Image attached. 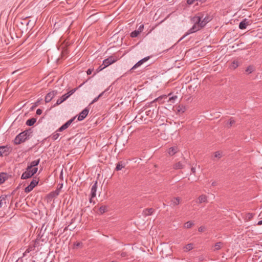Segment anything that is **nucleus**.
<instances>
[{"label": "nucleus", "instance_id": "nucleus-14", "mask_svg": "<svg viewBox=\"0 0 262 262\" xmlns=\"http://www.w3.org/2000/svg\"><path fill=\"white\" fill-rule=\"evenodd\" d=\"M250 25L249 21H248L246 19L243 20L239 24V28L240 29H245L247 26Z\"/></svg>", "mask_w": 262, "mask_h": 262}, {"label": "nucleus", "instance_id": "nucleus-2", "mask_svg": "<svg viewBox=\"0 0 262 262\" xmlns=\"http://www.w3.org/2000/svg\"><path fill=\"white\" fill-rule=\"evenodd\" d=\"M31 134L32 132L31 129L26 130L24 132L20 133L15 137L14 141V144L18 145L24 142L30 138L31 136Z\"/></svg>", "mask_w": 262, "mask_h": 262}, {"label": "nucleus", "instance_id": "nucleus-19", "mask_svg": "<svg viewBox=\"0 0 262 262\" xmlns=\"http://www.w3.org/2000/svg\"><path fill=\"white\" fill-rule=\"evenodd\" d=\"M181 199L179 197L173 198L171 200V205L176 206L180 204Z\"/></svg>", "mask_w": 262, "mask_h": 262}, {"label": "nucleus", "instance_id": "nucleus-34", "mask_svg": "<svg viewBox=\"0 0 262 262\" xmlns=\"http://www.w3.org/2000/svg\"><path fill=\"white\" fill-rule=\"evenodd\" d=\"M6 203V199L2 196H0V208L2 207L3 204Z\"/></svg>", "mask_w": 262, "mask_h": 262}, {"label": "nucleus", "instance_id": "nucleus-16", "mask_svg": "<svg viewBox=\"0 0 262 262\" xmlns=\"http://www.w3.org/2000/svg\"><path fill=\"white\" fill-rule=\"evenodd\" d=\"M178 150L179 149L177 146H172L168 149L167 152L170 156H173L176 154Z\"/></svg>", "mask_w": 262, "mask_h": 262}, {"label": "nucleus", "instance_id": "nucleus-28", "mask_svg": "<svg viewBox=\"0 0 262 262\" xmlns=\"http://www.w3.org/2000/svg\"><path fill=\"white\" fill-rule=\"evenodd\" d=\"M124 167V165H123L122 162H119L117 163L116 167V170L117 171L120 170Z\"/></svg>", "mask_w": 262, "mask_h": 262}, {"label": "nucleus", "instance_id": "nucleus-50", "mask_svg": "<svg viewBox=\"0 0 262 262\" xmlns=\"http://www.w3.org/2000/svg\"><path fill=\"white\" fill-rule=\"evenodd\" d=\"M212 186H215V185H216V183H215V182H213V183H212Z\"/></svg>", "mask_w": 262, "mask_h": 262}, {"label": "nucleus", "instance_id": "nucleus-48", "mask_svg": "<svg viewBox=\"0 0 262 262\" xmlns=\"http://www.w3.org/2000/svg\"><path fill=\"white\" fill-rule=\"evenodd\" d=\"M257 225H262V220H261V221H259L258 222Z\"/></svg>", "mask_w": 262, "mask_h": 262}, {"label": "nucleus", "instance_id": "nucleus-22", "mask_svg": "<svg viewBox=\"0 0 262 262\" xmlns=\"http://www.w3.org/2000/svg\"><path fill=\"white\" fill-rule=\"evenodd\" d=\"M173 167L174 169H180L184 167V165L182 162H179L174 164Z\"/></svg>", "mask_w": 262, "mask_h": 262}, {"label": "nucleus", "instance_id": "nucleus-54", "mask_svg": "<svg viewBox=\"0 0 262 262\" xmlns=\"http://www.w3.org/2000/svg\"><path fill=\"white\" fill-rule=\"evenodd\" d=\"M73 221H74V219H72V222H73Z\"/></svg>", "mask_w": 262, "mask_h": 262}, {"label": "nucleus", "instance_id": "nucleus-37", "mask_svg": "<svg viewBox=\"0 0 262 262\" xmlns=\"http://www.w3.org/2000/svg\"><path fill=\"white\" fill-rule=\"evenodd\" d=\"M5 181V178L3 176V174H0V184H2Z\"/></svg>", "mask_w": 262, "mask_h": 262}, {"label": "nucleus", "instance_id": "nucleus-40", "mask_svg": "<svg viewBox=\"0 0 262 262\" xmlns=\"http://www.w3.org/2000/svg\"><path fill=\"white\" fill-rule=\"evenodd\" d=\"M205 230H206V228L205 226H203L200 227L198 229V231L200 232H203L205 231Z\"/></svg>", "mask_w": 262, "mask_h": 262}, {"label": "nucleus", "instance_id": "nucleus-3", "mask_svg": "<svg viewBox=\"0 0 262 262\" xmlns=\"http://www.w3.org/2000/svg\"><path fill=\"white\" fill-rule=\"evenodd\" d=\"M37 170L38 168L29 169V167L27 166L26 171L22 174L21 179L24 180L30 178L37 172Z\"/></svg>", "mask_w": 262, "mask_h": 262}, {"label": "nucleus", "instance_id": "nucleus-18", "mask_svg": "<svg viewBox=\"0 0 262 262\" xmlns=\"http://www.w3.org/2000/svg\"><path fill=\"white\" fill-rule=\"evenodd\" d=\"M154 211V209L153 208H146L143 210V214L144 216H148L151 215Z\"/></svg>", "mask_w": 262, "mask_h": 262}, {"label": "nucleus", "instance_id": "nucleus-39", "mask_svg": "<svg viewBox=\"0 0 262 262\" xmlns=\"http://www.w3.org/2000/svg\"><path fill=\"white\" fill-rule=\"evenodd\" d=\"M59 134L58 133H55L52 136V139L54 140H55L56 139H58V138L59 137Z\"/></svg>", "mask_w": 262, "mask_h": 262}, {"label": "nucleus", "instance_id": "nucleus-25", "mask_svg": "<svg viewBox=\"0 0 262 262\" xmlns=\"http://www.w3.org/2000/svg\"><path fill=\"white\" fill-rule=\"evenodd\" d=\"M193 248V244L190 243V244H188L186 245L184 247V250L185 252H187V251H189L192 250Z\"/></svg>", "mask_w": 262, "mask_h": 262}, {"label": "nucleus", "instance_id": "nucleus-51", "mask_svg": "<svg viewBox=\"0 0 262 262\" xmlns=\"http://www.w3.org/2000/svg\"><path fill=\"white\" fill-rule=\"evenodd\" d=\"M92 198H92V197H91V198L90 199V202L91 203L92 202Z\"/></svg>", "mask_w": 262, "mask_h": 262}, {"label": "nucleus", "instance_id": "nucleus-12", "mask_svg": "<svg viewBox=\"0 0 262 262\" xmlns=\"http://www.w3.org/2000/svg\"><path fill=\"white\" fill-rule=\"evenodd\" d=\"M149 59V57L147 56L146 57H144V58L142 59L141 60H139L137 63H136L130 69V70H132L133 69H136L137 68L140 67L141 66L144 62L147 61Z\"/></svg>", "mask_w": 262, "mask_h": 262}, {"label": "nucleus", "instance_id": "nucleus-20", "mask_svg": "<svg viewBox=\"0 0 262 262\" xmlns=\"http://www.w3.org/2000/svg\"><path fill=\"white\" fill-rule=\"evenodd\" d=\"M223 246V243L222 242H217L214 246L213 251H216L220 250Z\"/></svg>", "mask_w": 262, "mask_h": 262}, {"label": "nucleus", "instance_id": "nucleus-52", "mask_svg": "<svg viewBox=\"0 0 262 262\" xmlns=\"http://www.w3.org/2000/svg\"><path fill=\"white\" fill-rule=\"evenodd\" d=\"M62 185H63V184H61V186H60V188H59V189H60V188H62Z\"/></svg>", "mask_w": 262, "mask_h": 262}, {"label": "nucleus", "instance_id": "nucleus-36", "mask_svg": "<svg viewBox=\"0 0 262 262\" xmlns=\"http://www.w3.org/2000/svg\"><path fill=\"white\" fill-rule=\"evenodd\" d=\"M106 67H105V66H104L103 64L101 66H100L96 70V72H99L100 71H101V70H102L103 69H104V68H105Z\"/></svg>", "mask_w": 262, "mask_h": 262}, {"label": "nucleus", "instance_id": "nucleus-17", "mask_svg": "<svg viewBox=\"0 0 262 262\" xmlns=\"http://www.w3.org/2000/svg\"><path fill=\"white\" fill-rule=\"evenodd\" d=\"M39 162H40V159H38V160L32 161L30 163V164L28 165V167H29V169L37 168L36 166H37L39 164Z\"/></svg>", "mask_w": 262, "mask_h": 262}, {"label": "nucleus", "instance_id": "nucleus-31", "mask_svg": "<svg viewBox=\"0 0 262 262\" xmlns=\"http://www.w3.org/2000/svg\"><path fill=\"white\" fill-rule=\"evenodd\" d=\"M104 93V92L101 93V94H100L98 97H96L92 102L90 104V105L92 104H93L94 103L97 102L98 99L101 97H102V96L103 95Z\"/></svg>", "mask_w": 262, "mask_h": 262}, {"label": "nucleus", "instance_id": "nucleus-41", "mask_svg": "<svg viewBox=\"0 0 262 262\" xmlns=\"http://www.w3.org/2000/svg\"><path fill=\"white\" fill-rule=\"evenodd\" d=\"M42 110L41 109L38 108L36 111V114L37 115H40L42 114Z\"/></svg>", "mask_w": 262, "mask_h": 262}, {"label": "nucleus", "instance_id": "nucleus-42", "mask_svg": "<svg viewBox=\"0 0 262 262\" xmlns=\"http://www.w3.org/2000/svg\"><path fill=\"white\" fill-rule=\"evenodd\" d=\"M120 255L121 257H124L127 255V254L125 252H122L120 254Z\"/></svg>", "mask_w": 262, "mask_h": 262}, {"label": "nucleus", "instance_id": "nucleus-32", "mask_svg": "<svg viewBox=\"0 0 262 262\" xmlns=\"http://www.w3.org/2000/svg\"><path fill=\"white\" fill-rule=\"evenodd\" d=\"M177 98V96H173L171 97H169L168 100V102L173 103L176 100V99Z\"/></svg>", "mask_w": 262, "mask_h": 262}, {"label": "nucleus", "instance_id": "nucleus-10", "mask_svg": "<svg viewBox=\"0 0 262 262\" xmlns=\"http://www.w3.org/2000/svg\"><path fill=\"white\" fill-rule=\"evenodd\" d=\"M75 117H73L69 120H68L66 123H64L63 125H62L59 129V132H62L63 130L68 128L69 126L71 124V123L73 122V121L75 120Z\"/></svg>", "mask_w": 262, "mask_h": 262}, {"label": "nucleus", "instance_id": "nucleus-23", "mask_svg": "<svg viewBox=\"0 0 262 262\" xmlns=\"http://www.w3.org/2000/svg\"><path fill=\"white\" fill-rule=\"evenodd\" d=\"M36 121V119L34 118H32L31 119H28L26 124L28 126H32Z\"/></svg>", "mask_w": 262, "mask_h": 262}, {"label": "nucleus", "instance_id": "nucleus-11", "mask_svg": "<svg viewBox=\"0 0 262 262\" xmlns=\"http://www.w3.org/2000/svg\"><path fill=\"white\" fill-rule=\"evenodd\" d=\"M89 112V109L87 107L85 108L79 114L78 120L79 121H82L88 115Z\"/></svg>", "mask_w": 262, "mask_h": 262}, {"label": "nucleus", "instance_id": "nucleus-43", "mask_svg": "<svg viewBox=\"0 0 262 262\" xmlns=\"http://www.w3.org/2000/svg\"><path fill=\"white\" fill-rule=\"evenodd\" d=\"M195 1H197V0H187V3L189 5L192 4Z\"/></svg>", "mask_w": 262, "mask_h": 262}, {"label": "nucleus", "instance_id": "nucleus-4", "mask_svg": "<svg viewBox=\"0 0 262 262\" xmlns=\"http://www.w3.org/2000/svg\"><path fill=\"white\" fill-rule=\"evenodd\" d=\"M77 89V88L72 89V90L70 91L67 93L62 95L60 98H59L57 100L56 103L54 105V107L60 104L63 101L66 100L71 95H72L76 91Z\"/></svg>", "mask_w": 262, "mask_h": 262}, {"label": "nucleus", "instance_id": "nucleus-6", "mask_svg": "<svg viewBox=\"0 0 262 262\" xmlns=\"http://www.w3.org/2000/svg\"><path fill=\"white\" fill-rule=\"evenodd\" d=\"M11 151V148L8 146H0V157L8 155Z\"/></svg>", "mask_w": 262, "mask_h": 262}, {"label": "nucleus", "instance_id": "nucleus-46", "mask_svg": "<svg viewBox=\"0 0 262 262\" xmlns=\"http://www.w3.org/2000/svg\"><path fill=\"white\" fill-rule=\"evenodd\" d=\"M82 244L80 242H78L76 244H75V246L76 247H79Z\"/></svg>", "mask_w": 262, "mask_h": 262}, {"label": "nucleus", "instance_id": "nucleus-33", "mask_svg": "<svg viewBox=\"0 0 262 262\" xmlns=\"http://www.w3.org/2000/svg\"><path fill=\"white\" fill-rule=\"evenodd\" d=\"M246 72H248L249 74L251 73L254 71V68L253 66H249L246 69Z\"/></svg>", "mask_w": 262, "mask_h": 262}, {"label": "nucleus", "instance_id": "nucleus-15", "mask_svg": "<svg viewBox=\"0 0 262 262\" xmlns=\"http://www.w3.org/2000/svg\"><path fill=\"white\" fill-rule=\"evenodd\" d=\"M97 188V182L96 181L94 185L92 186L91 191V195L92 198H95L96 195V191Z\"/></svg>", "mask_w": 262, "mask_h": 262}, {"label": "nucleus", "instance_id": "nucleus-1", "mask_svg": "<svg viewBox=\"0 0 262 262\" xmlns=\"http://www.w3.org/2000/svg\"><path fill=\"white\" fill-rule=\"evenodd\" d=\"M203 16H200V15L193 17L192 19L195 24L189 30V33H192L200 30L210 21L209 17H205L203 19Z\"/></svg>", "mask_w": 262, "mask_h": 262}, {"label": "nucleus", "instance_id": "nucleus-27", "mask_svg": "<svg viewBox=\"0 0 262 262\" xmlns=\"http://www.w3.org/2000/svg\"><path fill=\"white\" fill-rule=\"evenodd\" d=\"M194 225V223L192 221H188L184 225V227L187 229L191 228Z\"/></svg>", "mask_w": 262, "mask_h": 262}, {"label": "nucleus", "instance_id": "nucleus-29", "mask_svg": "<svg viewBox=\"0 0 262 262\" xmlns=\"http://www.w3.org/2000/svg\"><path fill=\"white\" fill-rule=\"evenodd\" d=\"M238 62L236 60H234L231 63V68L233 69H235L237 67H238Z\"/></svg>", "mask_w": 262, "mask_h": 262}, {"label": "nucleus", "instance_id": "nucleus-8", "mask_svg": "<svg viewBox=\"0 0 262 262\" xmlns=\"http://www.w3.org/2000/svg\"><path fill=\"white\" fill-rule=\"evenodd\" d=\"M117 60V58L113 56H110L103 60V64L105 66V67H107L111 64L115 62Z\"/></svg>", "mask_w": 262, "mask_h": 262}, {"label": "nucleus", "instance_id": "nucleus-30", "mask_svg": "<svg viewBox=\"0 0 262 262\" xmlns=\"http://www.w3.org/2000/svg\"><path fill=\"white\" fill-rule=\"evenodd\" d=\"M222 157V153L219 151H216L214 153V158L220 159Z\"/></svg>", "mask_w": 262, "mask_h": 262}, {"label": "nucleus", "instance_id": "nucleus-35", "mask_svg": "<svg viewBox=\"0 0 262 262\" xmlns=\"http://www.w3.org/2000/svg\"><path fill=\"white\" fill-rule=\"evenodd\" d=\"M235 123V121L232 118H231L229 121V123L228 124V127H230L233 124Z\"/></svg>", "mask_w": 262, "mask_h": 262}, {"label": "nucleus", "instance_id": "nucleus-9", "mask_svg": "<svg viewBox=\"0 0 262 262\" xmlns=\"http://www.w3.org/2000/svg\"><path fill=\"white\" fill-rule=\"evenodd\" d=\"M143 29H144V25L142 24L139 26L138 30H135L130 33V37L132 38L137 37L138 36V35L143 31Z\"/></svg>", "mask_w": 262, "mask_h": 262}, {"label": "nucleus", "instance_id": "nucleus-26", "mask_svg": "<svg viewBox=\"0 0 262 262\" xmlns=\"http://www.w3.org/2000/svg\"><path fill=\"white\" fill-rule=\"evenodd\" d=\"M107 210V207L106 206H102L99 209V213L100 214H103L104 212H106Z\"/></svg>", "mask_w": 262, "mask_h": 262}, {"label": "nucleus", "instance_id": "nucleus-38", "mask_svg": "<svg viewBox=\"0 0 262 262\" xmlns=\"http://www.w3.org/2000/svg\"><path fill=\"white\" fill-rule=\"evenodd\" d=\"M167 95H162V96H161L159 97L158 98L156 99L155 100V101H159V100H161L162 98H167Z\"/></svg>", "mask_w": 262, "mask_h": 262}, {"label": "nucleus", "instance_id": "nucleus-7", "mask_svg": "<svg viewBox=\"0 0 262 262\" xmlns=\"http://www.w3.org/2000/svg\"><path fill=\"white\" fill-rule=\"evenodd\" d=\"M58 94V92L56 90L52 91L49 93H48L47 95L45 96V102L46 103H48L50 102L52 99L57 95Z\"/></svg>", "mask_w": 262, "mask_h": 262}, {"label": "nucleus", "instance_id": "nucleus-45", "mask_svg": "<svg viewBox=\"0 0 262 262\" xmlns=\"http://www.w3.org/2000/svg\"><path fill=\"white\" fill-rule=\"evenodd\" d=\"M191 172L193 173V174H195V168H194V167H191Z\"/></svg>", "mask_w": 262, "mask_h": 262}, {"label": "nucleus", "instance_id": "nucleus-24", "mask_svg": "<svg viewBox=\"0 0 262 262\" xmlns=\"http://www.w3.org/2000/svg\"><path fill=\"white\" fill-rule=\"evenodd\" d=\"M59 194V191L58 189L51 192L49 194V197L51 198H54L57 197Z\"/></svg>", "mask_w": 262, "mask_h": 262}, {"label": "nucleus", "instance_id": "nucleus-21", "mask_svg": "<svg viewBox=\"0 0 262 262\" xmlns=\"http://www.w3.org/2000/svg\"><path fill=\"white\" fill-rule=\"evenodd\" d=\"M207 202V197L206 195L202 194L198 198V203L201 204Z\"/></svg>", "mask_w": 262, "mask_h": 262}, {"label": "nucleus", "instance_id": "nucleus-5", "mask_svg": "<svg viewBox=\"0 0 262 262\" xmlns=\"http://www.w3.org/2000/svg\"><path fill=\"white\" fill-rule=\"evenodd\" d=\"M38 179L36 177H34L32 181L31 182L30 185L25 188V192L26 193H29L31 191L33 188L38 184Z\"/></svg>", "mask_w": 262, "mask_h": 262}, {"label": "nucleus", "instance_id": "nucleus-53", "mask_svg": "<svg viewBox=\"0 0 262 262\" xmlns=\"http://www.w3.org/2000/svg\"><path fill=\"white\" fill-rule=\"evenodd\" d=\"M184 160L185 161V162H187V161L185 160V158H184Z\"/></svg>", "mask_w": 262, "mask_h": 262}, {"label": "nucleus", "instance_id": "nucleus-13", "mask_svg": "<svg viewBox=\"0 0 262 262\" xmlns=\"http://www.w3.org/2000/svg\"><path fill=\"white\" fill-rule=\"evenodd\" d=\"M149 59V57L147 56L146 57H144V58L142 59L141 60H139L137 63H136L130 69V70H132L133 69H136L137 68L140 67L141 66L144 62L147 61Z\"/></svg>", "mask_w": 262, "mask_h": 262}, {"label": "nucleus", "instance_id": "nucleus-49", "mask_svg": "<svg viewBox=\"0 0 262 262\" xmlns=\"http://www.w3.org/2000/svg\"><path fill=\"white\" fill-rule=\"evenodd\" d=\"M206 0H197V1H199L201 3H204L206 1Z\"/></svg>", "mask_w": 262, "mask_h": 262}, {"label": "nucleus", "instance_id": "nucleus-44", "mask_svg": "<svg viewBox=\"0 0 262 262\" xmlns=\"http://www.w3.org/2000/svg\"><path fill=\"white\" fill-rule=\"evenodd\" d=\"M93 71V69H89L88 70L86 73L88 75H91Z\"/></svg>", "mask_w": 262, "mask_h": 262}, {"label": "nucleus", "instance_id": "nucleus-47", "mask_svg": "<svg viewBox=\"0 0 262 262\" xmlns=\"http://www.w3.org/2000/svg\"><path fill=\"white\" fill-rule=\"evenodd\" d=\"M30 249H27L26 250L25 252L24 253V255H25L26 253H29V252H30Z\"/></svg>", "mask_w": 262, "mask_h": 262}]
</instances>
